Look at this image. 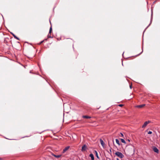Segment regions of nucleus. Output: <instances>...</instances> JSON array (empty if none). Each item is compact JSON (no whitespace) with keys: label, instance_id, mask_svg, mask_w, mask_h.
<instances>
[{"label":"nucleus","instance_id":"1","mask_svg":"<svg viewBox=\"0 0 160 160\" xmlns=\"http://www.w3.org/2000/svg\"><path fill=\"white\" fill-rule=\"evenodd\" d=\"M125 150L128 154H133L134 153V148L133 146H127Z\"/></svg>","mask_w":160,"mask_h":160},{"label":"nucleus","instance_id":"2","mask_svg":"<svg viewBox=\"0 0 160 160\" xmlns=\"http://www.w3.org/2000/svg\"><path fill=\"white\" fill-rule=\"evenodd\" d=\"M115 155L121 158H122L124 157V155L121 152L118 151L115 153Z\"/></svg>","mask_w":160,"mask_h":160},{"label":"nucleus","instance_id":"3","mask_svg":"<svg viewBox=\"0 0 160 160\" xmlns=\"http://www.w3.org/2000/svg\"><path fill=\"white\" fill-rule=\"evenodd\" d=\"M150 122V121H146L145 122L144 124L142 126V128H145L146 126L147 125V124H148Z\"/></svg>","mask_w":160,"mask_h":160},{"label":"nucleus","instance_id":"4","mask_svg":"<svg viewBox=\"0 0 160 160\" xmlns=\"http://www.w3.org/2000/svg\"><path fill=\"white\" fill-rule=\"evenodd\" d=\"M87 148V146L85 145H84L82 147V152H84L86 150Z\"/></svg>","mask_w":160,"mask_h":160},{"label":"nucleus","instance_id":"5","mask_svg":"<svg viewBox=\"0 0 160 160\" xmlns=\"http://www.w3.org/2000/svg\"><path fill=\"white\" fill-rule=\"evenodd\" d=\"M152 148L153 150L155 152H156L157 153H158L159 150L156 147H154L153 148Z\"/></svg>","mask_w":160,"mask_h":160},{"label":"nucleus","instance_id":"6","mask_svg":"<svg viewBox=\"0 0 160 160\" xmlns=\"http://www.w3.org/2000/svg\"><path fill=\"white\" fill-rule=\"evenodd\" d=\"M70 147L68 146L67 147H66L63 150L62 153H65L67 151L69 148Z\"/></svg>","mask_w":160,"mask_h":160},{"label":"nucleus","instance_id":"7","mask_svg":"<svg viewBox=\"0 0 160 160\" xmlns=\"http://www.w3.org/2000/svg\"><path fill=\"white\" fill-rule=\"evenodd\" d=\"M11 33L13 35V36L14 37L17 39V40H19V38H18V37H17L15 34H14L13 33H12V32H11Z\"/></svg>","mask_w":160,"mask_h":160},{"label":"nucleus","instance_id":"8","mask_svg":"<svg viewBox=\"0 0 160 160\" xmlns=\"http://www.w3.org/2000/svg\"><path fill=\"white\" fill-rule=\"evenodd\" d=\"M145 104H142L141 105H138L137 106V107L141 108L143 107H144L145 106Z\"/></svg>","mask_w":160,"mask_h":160},{"label":"nucleus","instance_id":"9","mask_svg":"<svg viewBox=\"0 0 160 160\" xmlns=\"http://www.w3.org/2000/svg\"><path fill=\"white\" fill-rule=\"evenodd\" d=\"M89 157L91 158L92 160H94V157L93 155L91 153L89 155Z\"/></svg>","mask_w":160,"mask_h":160},{"label":"nucleus","instance_id":"10","mask_svg":"<svg viewBox=\"0 0 160 160\" xmlns=\"http://www.w3.org/2000/svg\"><path fill=\"white\" fill-rule=\"evenodd\" d=\"M100 142L102 145V146H103L104 145V144L103 141L102 139H100Z\"/></svg>","mask_w":160,"mask_h":160},{"label":"nucleus","instance_id":"11","mask_svg":"<svg viewBox=\"0 0 160 160\" xmlns=\"http://www.w3.org/2000/svg\"><path fill=\"white\" fill-rule=\"evenodd\" d=\"M83 118H87V119H89L90 118H91V117L90 116H82Z\"/></svg>","mask_w":160,"mask_h":160},{"label":"nucleus","instance_id":"12","mask_svg":"<svg viewBox=\"0 0 160 160\" xmlns=\"http://www.w3.org/2000/svg\"><path fill=\"white\" fill-rule=\"evenodd\" d=\"M120 140H121L122 142L124 143L125 144H126V142L124 139L122 138H121L120 139Z\"/></svg>","mask_w":160,"mask_h":160},{"label":"nucleus","instance_id":"13","mask_svg":"<svg viewBox=\"0 0 160 160\" xmlns=\"http://www.w3.org/2000/svg\"><path fill=\"white\" fill-rule=\"evenodd\" d=\"M116 142L119 145H120V144L119 141L118 139H116Z\"/></svg>","mask_w":160,"mask_h":160},{"label":"nucleus","instance_id":"14","mask_svg":"<svg viewBox=\"0 0 160 160\" xmlns=\"http://www.w3.org/2000/svg\"><path fill=\"white\" fill-rule=\"evenodd\" d=\"M95 154H96V156L98 158H99V157H98V153L96 151H95Z\"/></svg>","mask_w":160,"mask_h":160},{"label":"nucleus","instance_id":"15","mask_svg":"<svg viewBox=\"0 0 160 160\" xmlns=\"http://www.w3.org/2000/svg\"><path fill=\"white\" fill-rule=\"evenodd\" d=\"M61 156V155H54V157L56 158H59Z\"/></svg>","mask_w":160,"mask_h":160},{"label":"nucleus","instance_id":"16","mask_svg":"<svg viewBox=\"0 0 160 160\" xmlns=\"http://www.w3.org/2000/svg\"><path fill=\"white\" fill-rule=\"evenodd\" d=\"M52 32V27L50 28L49 31V33L50 34Z\"/></svg>","mask_w":160,"mask_h":160},{"label":"nucleus","instance_id":"17","mask_svg":"<svg viewBox=\"0 0 160 160\" xmlns=\"http://www.w3.org/2000/svg\"><path fill=\"white\" fill-rule=\"evenodd\" d=\"M119 136L120 137H123V136H124L122 132H120V134H119Z\"/></svg>","mask_w":160,"mask_h":160},{"label":"nucleus","instance_id":"18","mask_svg":"<svg viewBox=\"0 0 160 160\" xmlns=\"http://www.w3.org/2000/svg\"><path fill=\"white\" fill-rule=\"evenodd\" d=\"M152 132L151 131H149L148 132V134H151L152 133Z\"/></svg>","mask_w":160,"mask_h":160},{"label":"nucleus","instance_id":"19","mask_svg":"<svg viewBox=\"0 0 160 160\" xmlns=\"http://www.w3.org/2000/svg\"><path fill=\"white\" fill-rule=\"evenodd\" d=\"M118 106L120 107H122L123 106V105L122 104H119L118 105Z\"/></svg>","mask_w":160,"mask_h":160},{"label":"nucleus","instance_id":"20","mask_svg":"<svg viewBox=\"0 0 160 160\" xmlns=\"http://www.w3.org/2000/svg\"><path fill=\"white\" fill-rule=\"evenodd\" d=\"M44 42V40L42 41L41 42H40V43H39V44H41V43H42L43 42Z\"/></svg>","mask_w":160,"mask_h":160},{"label":"nucleus","instance_id":"21","mask_svg":"<svg viewBox=\"0 0 160 160\" xmlns=\"http://www.w3.org/2000/svg\"><path fill=\"white\" fill-rule=\"evenodd\" d=\"M48 38H51V36H50V35H49V34H48Z\"/></svg>","mask_w":160,"mask_h":160},{"label":"nucleus","instance_id":"22","mask_svg":"<svg viewBox=\"0 0 160 160\" xmlns=\"http://www.w3.org/2000/svg\"><path fill=\"white\" fill-rule=\"evenodd\" d=\"M130 88L131 89L132 88V85L130 86Z\"/></svg>","mask_w":160,"mask_h":160},{"label":"nucleus","instance_id":"23","mask_svg":"<svg viewBox=\"0 0 160 160\" xmlns=\"http://www.w3.org/2000/svg\"><path fill=\"white\" fill-rule=\"evenodd\" d=\"M52 154L53 156H54V155H55L54 154H53V153H52Z\"/></svg>","mask_w":160,"mask_h":160},{"label":"nucleus","instance_id":"24","mask_svg":"<svg viewBox=\"0 0 160 160\" xmlns=\"http://www.w3.org/2000/svg\"><path fill=\"white\" fill-rule=\"evenodd\" d=\"M2 160V158L1 157H0V160Z\"/></svg>","mask_w":160,"mask_h":160},{"label":"nucleus","instance_id":"25","mask_svg":"<svg viewBox=\"0 0 160 160\" xmlns=\"http://www.w3.org/2000/svg\"><path fill=\"white\" fill-rule=\"evenodd\" d=\"M110 152H112L111 149H110Z\"/></svg>","mask_w":160,"mask_h":160},{"label":"nucleus","instance_id":"26","mask_svg":"<svg viewBox=\"0 0 160 160\" xmlns=\"http://www.w3.org/2000/svg\"><path fill=\"white\" fill-rule=\"evenodd\" d=\"M117 160H119L118 158H117Z\"/></svg>","mask_w":160,"mask_h":160},{"label":"nucleus","instance_id":"27","mask_svg":"<svg viewBox=\"0 0 160 160\" xmlns=\"http://www.w3.org/2000/svg\"><path fill=\"white\" fill-rule=\"evenodd\" d=\"M128 141L129 142H130V140L129 139H128Z\"/></svg>","mask_w":160,"mask_h":160}]
</instances>
